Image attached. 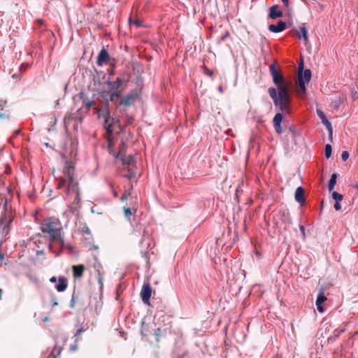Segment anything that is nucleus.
<instances>
[{"label":"nucleus","instance_id":"nucleus-16","mask_svg":"<svg viewBox=\"0 0 358 358\" xmlns=\"http://www.w3.org/2000/svg\"><path fill=\"white\" fill-rule=\"evenodd\" d=\"M84 270H85V266L83 264L78 265V266H73V276L75 278L81 277L83 275Z\"/></svg>","mask_w":358,"mask_h":358},{"label":"nucleus","instance_id":"nucleus-22","mask_svg":"<svg viewBox=\"0 0 358 358\" xmlns=\"http://www.w3.org/2000/svg\"><path fill=\"white\" fill-rule=\"evenodd\" d=\"M322 122L325 125V127L328 129L329 134L332 135V127L331 122L327 119L323 120Z\"/></svg>","mask_w":358,"mask_h":358},{"label":"nucleus","instance_id":"nucleus-18","mask_svg":"<svg viewBox=\"0 0 358 358\" xmlns=\"http://www.w3.org/2000/svg\"><path fill=\"white\" fill-rule=\"evenodd\" d=\"M336 178H337V176L336 173H334L331 175V178L329 181V184H328V188H329V191H331L334 188L335 185L336 183Z\"/></svg>","mask_w":358,"mask_h":358},{"label":"nucleus","instance_id":"nucleus-9","mask_svg":"<svg viewBox=\"0 0 358 358\" xmlns=\"http://www.w3.org/2000/svg\"><path fill=\"white\" fill-rule=\"evenodd\" d=\"M152 289L149 284L143 285L141 292L142 301L145 304H149V301L151 296Z\"/></svg>","mask_w":358,"mask_h":358},{"label":"nucleus","instance_id":"nucleus-8","mask_svg":"<svg viewBox=\"0 0 358 358\" xmlns=\"http://www.w3.org/2000/svg\"><path fill=\"white\" fill-rule=\"evenodd\" d=\"M137 96V92L132 91L121 99L120 104L124 106H129L134 102Z\"/></svg>","mask_w":358,"mask_h":358},{"label":"nucleus","instance_id":"nucleus-6","mask_svg":"<svg viewBox=\"0 0 358 358\" xmlns=\"http://www.w3.org/2000/svg\"><path fill=\"white\" fill-rule=\"evenodd\" d=\"M303 69V64L301 62L299 64L298 67V81L296 83V92L300 97H303L306 95V89L305 87V82L303 79L302 72Z\"/></svg>","mask_w":358,"mask_h":358},{"label":"nucleus","instance_id":"nucleus-36","mask_svg":"<svg viewBox=\"0 0 358 358\" xmlns=\"http://www.w3.org/2000/svg\"><path fill=\"white\" fill-rule=\"evenodd\" d=\"M133 23L134 24H136L137 27H141V21L136 20V21H134Z\"/></svg>","mask_w":358,"mask_h":358},{"label":"nucleus","instance_id":"nucleus-34","mask_svg":"<svg viewBox=\"0 0 358 358\" xmlns=\"http://www.w3.org/2000/svg\"><path fill=\"white\" fill-rule=\"evenodd\" d=\"M92 105V101H88L87 103H86V108L87 109H90L91 108Z\"/></svg>","mask_w":358,"mask_h":358},{"label":"nucleus","instance_id":"nucleus-27","mask_svg":"<svg viewBox=\"0 0 358 358\" xmlns=\"http://www.w3.org/2000/svg\"><path fill=\"white\" fill-rule=\"evenodd\" d=\"M317 115L320 117V119L322 120V121L323 120L327 119V118H326V117H325V115L324 114V113H323L321 110L317 109Z\"/></svg>","mask_w":358,"mask_h":358},{"label":"nucleus","instance_id":"nucleus-3","mask_svg":"<svg viewBox=\"0 0 358 358\" xmlns=\"http://www.w3.org/2000/svg\"><path fill=\"white\" fill-rule=\"evenodd\" d=\"M41 229L43 233L49 236L51 242L58 243L61 248L64 246L62 236V225L59 220L52 217L45 220ZM49 248L52 250V243H50Z\"/></svg>","mask_w":358,"mask_h":358},{"label":"nucleus","instance_id":"nucleus-35","mask_svg":"<svg viewBox=\"0 0 358 358\" xmlns=\"http://www.w3.org/2000/svg\"><path fill=\"white\" fill-rule=\"evenodd\" d=\"M282 3L284 4L285 6L286 7H288L289 6V1L288 0H281Z\"/></svg>","mask_w":358,"mask_h":358},{"label":"nucleus","instance_id":"nucleus-31","mask_svg":"<svg viewBox=\"0 0 358 358\" xmlns=\"http://www.w3.org/2000/svg\"><path fill=\"white\" fill-rule=\"evenodd\" d=\"M334 208L336 210H341V206L340 204V202H336L334 206Z\"/></svg>","mask_w":358,"mask_h":358},{"label":"nucleus","instance_id":"nucleus-51","mask_svg":"<svg viewBox=\"0 0 358 358\" xmlns=\"http://www.w3.org/2000/svg\"><path fill=\"white\" fill-rule=\"evenodd\" d=\"M13 78H16L15 74H13Z\"/></svg>","mask_w":358,"mask_h":358},{"label":"nucleus","instance_id":"nucleus-25","mask_svg":"<svg viewBox=\"0 0 358 358\" xmlns=\"http://www.w3.org/2000/svg\"><path fill=\"white\" fill-rule=\"evenodd\" d=\"M300 29H301V31L302 33L303 39L304 40V41L306 42L308 41V32H307V30H306L305 27H301L300 28Z\"/></svg>","mask_w":358,"mask_h":358},{"label":"nucleus","instance_id":"nucleus-39","mask_svg":"<svg viewBox=\"0 0 358 358\" xmlns=\"http://www.w3.org/2000/svg\"><path fill=\"white\" fill-rule=\"evenodd\" d=\"M110 127H111V124H110L108 125V127H107V130H108V132H111L112 131V129H110Z\"/></svg>","mask_w":358,"mask_h":358},{"label":"nucleus","instance_id":"nucleus-30","mask_svg":"<svg viewBox=\"0 0 358 358\" xmlns=\"http://www.w3.org/2000/svg\"><path fill=\"white\" fill-rule=\"evenodd\" d=\"M29 64L28 63L22 64L20 68V70L21 71H25L27 69V67L29 66Z\"/></svg>","mask_w":358,"mask_h":358},{"label":"nucleus","instance_id":"nucleus-17","mask_svg":"<svg viewBox=\"0 0 358 358\" xmlns=\"http://www.w3.org/2000/svg\"><path fill=\"white\" fill-rule=\"evenodd\" d=\"M345 96L343 94H339L334 97L332 100V104L335 108H338L345 100Z\"/></svg>","mask_w":358,"mask_h":358},{"label":"nucleus","instance_id":"nucleus-26","mask_svg":"<svg viewBox=\"0 0 358 358\" xmlns=\"http://www.w3.org/2000/svg\"><path fill=\"white\" fill-rule=\"evenodd\" d=\"M130 195H131V189L126 190L120 198L121 201H124L127 200Z\"/></svg>","mask_w":358,"mask_h":358},{"label":"nucleus","instance_id":"nucleus-43","mask_svg":"<svg viewBox=\"0 0 358 358\" xmlns=\"http://www.w3.org/2000/svg\"><path fill=\"white\" fill-rule=\"evenodd\" d=\"M59 99H57V100L55 101V106H58V105H59Z\"/></svg>","mask_w":358,"mask_h":358},{"label":"nucleus","instance_id":"nucleus-12","mask_svg":"<svg viewBox=\"0 0 358 358\" xmlns=\"http://www.w3.org/2000/svg\"><path fill=\"white\" fill-rule=\"evenodd\" d=\"M109 58V55L106 50L102 49L97 57V65L101 66L103 64H105Z\"/></svg>","mask_w":358,"mask_h":358},{"label":"nucleus","instance_id":"nucleus-28","mask_svg":"<svg viewBox=\"0 0 358 358\" xmlns=\"http://www.w3.org/2000/svg\"><path fill=\"white\" fill-rule=\"evenodd\" d=\"M349 157V153L347 151H343L341 154V158L343 161H346Z\"/></svg>","mask_w":358,"mask_h":358},{"label":"nucleus","instance_id":"nucleus-21","mask_svg":"<svg viewBox=\"0 0 358 358\" xmlns=\"http://www.w3.org/2000/svg\"><path fill=\"white\" fill-rule=\"evenodd\" d=\"M322 122L325 125V127L328 129L329 134L332 135V127L331 122L327 119L323 120Z\"/></svg>","mask_w":358,"mask_h":358},{"label":"nucleus","instance_id":"nucleus-20","mask_svg":"<svg viewBox=\"0 0 358 358\" xmlns=\"http://www.w3.org/2000/svg\"><path fill=\"white\" fill-rule=\"evenodd\" d=\"M327 300V297L323 292H320L317 298L316 304H322Z\"/></svg>","mask_w":358,"mask_h":358},{"label":"nucleus","instance_id":"nucleus-19","mask_svg":"<svg viewBox=\"0 0 358 358\" xmlns=\"http://www.w3.org/2000/svg\"><path fill=\"white\" fill-rule=\"evenodd\" d=\"M302 76H303V79L305 82V85L308 83H309L310 78H311V71L309 69H306L303 72V73H302Z\"/></svg>","mask_w":358,"mask_h":358},{"label":"nucleus","instance_id":"nucleus-15","mask_svg":"<svg viewBox=\"0 0 358 358\" xmlns=\"http://www.w3.org/2000/svg\"><path fill=\"white\" fill-rule=\"evenodd\" d=\"M303 196H304V190H303V187H297V189H296V192H295V195H294L296 201L301 204L303 203H304Z\"/></svg>","mask_w":358,"mask_h":358},{"label":"nucleus","instance_id":"nucleus-46","mask_svg":"<svg viewBox=\"0 0 358 358\" xmlns=\"http://www.w3.org/2000/svg\"><path fill=\"white\" fill-rule=\"evenodd\" d=\"M57 304H58V303H57V302L56 301H55L53 302V306H57Z\"/></svg>","mask_w":358,"mask_h":358},{"label":"nucleus","instance_id":"nucleus-44","mask_svg":"<svg viewBox=\"0 0 358 358\" xmlns=\"http://www.w3.org/2000/svg\"><path fill=\"white\" fill-rule=\"evenodd\" d=\"M354 187L358 189V182L354 185Z\"/></svg>","mask_w":358,"mask_h":358},{"label":"nucleus","instance_id":"nucleus-47","mask_svg":"<svg viewBox=\"0 0 358 358\" xmlns=\"http://www.w3.org/2000/svg\"><path fill=\"white\" fill-rule=\"evenodd\" d=\"M48 320V317H45V318L43 319V321H44V322H47Z\"/></svg>","mask_w":358,"mask_h":358},{"label":"nucleus","instance_id":"nucleus-29","mask_svg":"<svg viewBox=\"0 0 358 358\" xmlns=\"http://www.w3.org/2000/svg\"><path fill=\"white\" fill-rule=\"evenodd\" d=\"M131 215V209L129 208H124V215L129 217Z\"/></svg>","mask_w":358,"mask_h":358},{"label":"nucleus","instance_id":"nucleus-11","mask_svg":"<svg viewBox=\"0 0 358 358\" xmlns=\"http://www.w3.org/2000/svg\"><path fill=\"white\" fill-rule=\"evenodd\" d=\"M287 27V24L283 21H280L275 24H270L268 26V30L273 33H278L284 31Z\"/></svg>","mask_w":358,"mask_h":358},{"label":"nucleus","instance_id":"nucleus-40","mask_svg":"<svg viewBox=\"0 0 358 358\" xmlns=\"http://www.w3.org/2000/svg\"><path fill=\"white\" fill-rule=\"evenodd\" d=\"M20 132H21V130H20V129H17V130H15V135H17V134H19Z\"/></svg>","mask_w":358,"mask_h":358},{"label":"nucleus","instance_id":"nucleus-32","mask_svg":"<svg viewBox=\"0 0 358 358\" xmlns=\"http://www.w3.org/2000/svg\"><path fill=\"white\" fill-rule=\"evenodd\" d=\"M316 306H317V308L320 313L324 312V308H323L322 304H316Z\"/></svg>","mask_w":358,"mask_h":358},{"label":"nucleus","instance_id":"nucleus-38","mask_svg":"<svg viewBox=\"0 0 358 358\" xmlns=\"http://www.w3.org/2000/svg\"><path fill=\"white\" fill-rule=\"evenodd\" d=\"M83 231L85 232L87 234H89L90 233V229H88V227H86L83 228Z\"/></svg>","mask_w":358,"mask_h":358},{"label":"nucleus","instance_id":"nucleus-4","mask_svg":"<svg viewBox=\"0 0 358 358\" xmlns=\"http://www.w3.org/2000/svg\"><path fill=\"white\" fill-rule=\"evenodd\" d=\"M125 83L123 78H117L115 81H107L108 92L106 96H109V101H113L121 97L123 92L122 85Z\"/></svg>","mask_w":358,"mask_h":358},{"label":"nucleus","instance_id":"nucleus-2","mask_svg":"<svg viewBox=\"0 0 358 358\" xmlns=\"http://www.w3.org/2000/svg\"><path fill=\"white\" fill-rule=\"evenodd\" d=\"M58 189L65 188L67 199L73 203H78L80 200L78 183L74 178V167L71 162L66 163L64 171L63 176L59 179Z\"/></svg>","mask_w":358,"mask_h":358},{"label":"nucleus","instance_id":"nucleus-7","mask_svg":"<svg viewBox=\"0 0 358 358\" xmlns=\"http://www.w3.org/2000/svg\"><path fill=\"white\" fill-rule=\"evenodd\" d=\"M13 220V218L10 215L7 214L3 216L0 220L1 227L2 229L3 234L6 236L10 231V224Z\"/></svg>","mask_w":358,"mask_h":358},{"label":"nucleus","instance_id":"nucleus-5","mask_svg":"<svg viewBox=\"0 0 358 358\" xmlns=\"http://www.w3.org/2000/svg\"><path fill=\"white\" fill-rule=\"evenodd\" d=\"M118 156H120L123 164L127 166L128 173L125 176V177L129 180L136 178V162L134 157L132 155H122L121 152L119 153Z\"/></svg>","mask_w":358,"mask_h":358},{"label":"nucleus","instance_id":"nucleus-1","mask_svg":"<svg viewBox=\"0 0 358 358\" xmlns=\"http://www.w3.org/2000/svg\"><path fill=\"white\" fill-rule=\"evenodd\" d=\"M270 73L276 88L268 90L274 105L281 111H287L291 103V81L287 80L276 69L274 64L269 66Z\"/></svg>","mask_w":358,"mask_h":358},{"label":"nucleus","instance_id":"nucleus-37","mask_svg":"<svg viewBox=\"0 0 358 358\" xmlns=\"http://www.w3.org/2000/svg\"><path fill=\"white\" fill-rule=\"evenodd\" d=\"M50 281L51 282H57V278L55 277V276H52V278H50Z\"/></svg>","mask_w":358,"mask_h":358},{"label":"nucleus","instance_id":"nucleus-48","mask_svg":"<svg viewBox=\"0 0 358 358\" xmlns=\"http://www.w3.org/2000/svg\"><path fill=\"white\" fill-rule=\"evenodd\" d=\"M301 230L302 231H304V228H303V226H301Z\"/></svg>","mask_w":358,"mask_h":358},{"label":"nucleus","instance_id":"nucleus-24","mask_svg":"<svg viewBox=\"0 0 358 358\" xmlns=\"http://www.w3.org/2000/svg\"><path fill=\"white\" fill-rule=\"evenodd\" d=\"M331 155V146L329 144L325 145V157L329 158Z\"/></svg>","mask_w":358,"mask_h":358},{"label":"nucleus","instance_id":"nucleus-41","mask_svg":"<svg viewBox=\"0 0 358 358\" xmlns=\"http://www.w3.org/2000/svg\"><path fill=\"white\" fill-rule=\"evenodd\" d=\"M3 259V255L0 252V261Z\"/></svg>","mask_w":358,"mask_h":358},{"label":"nucleus","instance_id":"nucleus-45","mask_svg":"<svg viewBox=\"0 0 358 358\" xmlns=\"http://www.w3.org/2000/svg\"><path fill=\"white\" fill-rule=\"evenodd\" d=\"M56 350H57V346H55V348H54V350H52V354H51V355H53V354H54V352H55V351H56Z\"/></svg>","mask_w":358,"mask_h":358},{"label":"nucleus","instance_id":"nucleus-50","mask_svg":"<svg viewBox=\"0 0 358 358\" xmlns=\"http://www.w3.org/2000/svg\"><path fill=\"white\" fill-rule=\"evenodd\" d=\"M227 35L222 37V40H224V38L226 37Z\"/></svg>","mask_w":358,"mask_h":358},{"label":"nucleus","instance_id":"nucleus-14","mask_svg":"<svg viewBox=\"0 0 358 358\" xmlns=\"http://www.w3.org/2000/svg\"><path fill=\"white\" fill-rule=\"evenodd\" d=\"M67 286L66 279L64 277H59L55 288L58 292H64L67 288Z\"/></svg>","mask_w":358,"mask_h":358},{"label":"nucleus","instance_id":"nucleus-23","mask_svg":"<svg viewBox=\"0 0 358 358\" xmlns=\"http://www.w3.org/2000/svg\"><path fill=\"white\" fill-rule=\"evenodd\" d=\"M332 198L336 201V202H340L343 199V195L337 192H334L332 193Z\"/></svg>","mask_w":358,"mask_h":358},{"label":"nucleus","instance_id":"nucleus-10","mask_svg":"<svg viewBox=\"0 0 358 358\" xmlns=\"http://www.w3.org/2000/svg\"><path fill=\"white\" fill-rule=\"evenodd\" d=\"M282 120V115L280 113H278L273 117V124L275 131L278 134L282 133V128L280 126Z\"/></svg>","mask_w":358,"mask_h":358},{"label":"nucleus","instance_id":"nucleus-13","mask_svg":"<svg viewBox=\"0 0 358 358\" xmlns=\"http://www.w3.org/2000/svg\"><path fill=\"white\" fill-rule=\"evenodd\" d=\"M282 16V12L278 9L277 6H273L269 9L268 17L271 19H275Z\"/></svg>","mask_w":358,"mask_h":358},{"label":"nucleus","instance_id":"nucleus-49","mask_svg":"<svg viewBox=\"0 0 358 358\" xmlns=\"http://www.w3.org/2000/svg\"><path fill=\"white\" fill-rule=\"evenodd\" d=\"M114 195H115V196H117V193L116 192H114Z\"/></svg>","mask_w":358,"mask_h":358},{"label":"nucleus","instance_id":"nucleus-33","mask_svg":"<svg viewBox=\"0 0 358 358\" xmlns=\"http://www.w3.org/2000/svg\"><path fill=\"white\" fill-rule=\"evenodd\" d=\"M104 118H105L106 123H107L108 122V120H109V118H110L109 113H108V111L106 112V114L104 115Z\"/></svg>","mask_w":358,"mask_h":358},{"label":"nucleus","instance_id":"nucleus-42","mask_svg":"<svg viewBox=\"0 0 358 358\" xmlns=\"http://www.w3.org/2000/svg\"><path fill=\"white\" fill-rule=\"evenodd\" d=\"M296 35L300 38H301V36H300V34L298 31H296Z\"/></svg>","mask_w":358,"mask_h":358}]
</instances>
